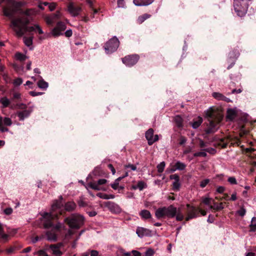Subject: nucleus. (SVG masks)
<instances>
[{"mask_svg": "<svg viewBox=\"0 0 256 256\" xmlns=\"http://www.w3.org/2000/svg\"><path fill=\"white\" fill-rule=\"evenodd\" d=\"M136 233L140 238L151 236V232L148 229L142 227H138Z\"/></svg>", "mask_w": 256, "mask_h": 256, "instance_id": "obj_17", "label": "nucleus"}, {"mask_svg": "<svg viewBox=\"0 0 256 256\" xmlns=\"http://www.w3.org/2000/svg\"><path fill=\"white\" fill-rule=\"evenodd\" d=\"M206 153L204 152H195L194 154V157H198V156H202V157H206Z\"/></svg>", "mask_w": 256, "mask_h": 256, "instance_id": "obj_43", "label": "nucleus"}, {"mask_svg": "<svg viewBox=\"0 0 256 256\" xmlns=\"http://www.w3.org/2000/svg\"><path fill=\"white\" fill-rule=\"evenodd\" d=\"M2 76L6 83H8L10 82V79L8 74H2Z\"/></svg>", "mask_w": 256, "mask_h": 256, "instance_id": "obj_52", "label": "nucleus"}, {"mask_svg": "<svg viewBox=\"0 0 256 256\" xmlns=\"http://www.w3.org/2000/svg\"><path fill=\"white\" fill-rule=\"evenodd\" d=\"M22 82V80L21 78H17L14 82V84L15 86H18Z\"/></svg>", "mask_w": 256, "mask_h": 256, "instance_id": "obj_49", "label": "nucleus"}, {"mask_svg": "<svg viewBox=\"0 0 256 256\" xmlns=\"http://www.w3.org/2000/svg\"><path fill=\"white\" fill-rule=\"evenodd\" d=\"M36 31L37 30L39 34H42L44 32L38 24H35Z\"/></svg>", "mask_w": 256, "mask_h": 256, "instance_id": "obj_59", "label": "nucleus"}, {"mask_svg": "<svg viewBox=\"0 0 256 256\" xmlns=\"http://www.w3.org/2000/svg\"><path fill=\"white\" fill-rule=\"evenodd\" d=\"M38 256H48L44 250H40L38 252Z\"/></svg>", "mask_w": 256, "mask_h": 256, "instance_id": "obj_58", "label": "nucleus"}, {"mask_svg": "<svg viewBox=\"0 0 256 256\" xmlns=\"http://www.w3.org/2000/svg\"><path fill=\"white\" fill-rule=\"evenodd\" d=\"M25 3L22 2H16L14 0H8L6 6L3 8L4 14L10 18H12L14 14L18 12L25 15L20 18L24 16L28 18L27 16L34 15L36 14V11L34 9H28L26 11H22L20 8Z\"/></svg>", "mask_w": 256, "mask_h": 256, "instance_id": "obj_1", "label": "nucleus"}, {"mask_svg": "<svg viewBox=\"0 0 256 256\" xmlns=\"http://www.w3.org/2000/svg\"><path fill=\"white\" fill-rule=\"evenodd\" d=\"M66 28V26L65 24L63 22H59L57 23L56 26L52 30L51 34L54 37L58 36L63 34L62 32Z\"/></svg>", "mask_w": 256, "mask_h": 256, "instance_id": "obj_9", "label": "nucleus"}, {"mask_svg": "<svg viewBox=\"0 0 256 256\" xmlns=\"http://www.w3.org/2000/svg\"><path fill=\"white\" fill-rule=\"evenodd\" d=\"M174 120L176 126L178 128H182L183 126V120L180 116H176L174 118Z\"/></svg>", "mask_w": 256, "mask_h": 256, "instance_id": "obj_30", "label": "nucleus"}, {"mask_svg": "<svg viewBox=\"0 0 256 256\" xmlns=\"http://www.w3.org/2000/svg\"><path fill=\"white\" fill-rule=\"evenodd\" d=\"M120 45V42L116 36H114L108 40L105 44L104 50L107 54H110L115 52Z\"/></svg>", "mask_w": 256, "mask_h": 256, "instance_id": "obj_7", "label": "nucleus"}, {"mask_svg": "<svg viewBox=\"0 0 256 256\" xmlns=\"http://www.w3.org/2000/svg\"><path fill=\"white\" fill-rule=\"evenodd\" d=\"M211 200H212L211 198H205L202 199V202L204 204L206 205L209 206H211L210 204Z\"/></svg>", "mask_w": 256, "mask_h": 256, "instance_id": "obj_48", "label": "nucleus"}, {"mask_svg": "<svg viewBox=\"0 0 256 256\" xmlns=\"http://www.w3.org/2000/svg\"><path fill=\"white\" fill-rule=\"evenodd\" d=\"M15 57L16 60L20 61H24L26 58V56L20 52H16L15 54Z\"/></svg>", "mask_w": 256, "mask_h": 256, "instance_id": "obj_38", "label": "nucleus"}, {"mask_svg": "<svg viewBox=\"0 0 256 256\" xmlns=\"http://www.w3.org/2000/svg\"><path fill=\"white\" fill-rule=\"evenodd\" d=\"M78 204L80 207H84V206H86V202L84 201V200L82 198L80 199L78 201Z\"/></svg>", "mask_w": 256, "mask_h": 256, "instance_id": "obj_57", "label": "nucleus"}, {"mask_svg": "<svg viewBox=\"0 0 256 256\" xmlns=\"http://www.w3.org/2000/svg\"><path fill=\"white\" fill-rule=\"evenodd\" d=\"M31 112L32 110H24L17 112L16 115L18 117L20 120H24L25 118H28L30 116Z\"/></svg>", "mask_w": 256, "mask_h": 256, "instance_id": "obj_18", "label": "nucleus"}, {"mask_svg": "<svg viewBox=\"0 0 256 256\" xmlns=\"http://www.w3.org/2000/svg\"><path fill=\"white\" fill-rule=\"evenodd\" d=\"M61 15L60 12L57 11L55 14H52L50 16H46V24L48 25L52 24L60 18Z\"/></svg>", "mask_w": 256, "mask_h": 256, "instance_id": "obj_15", "label": "nucleus"}, {"mask_svg": "<svg viewBox=\"0 0 256 256\" xmlns=\"http://www.w3.org/2000/svg\"><path fill=\"white\" fill-rule=\"evenodd\" d=\"M3 122L6 126H10L12 124V122L10 118H4V119Z\"/></svg>", "mask_w": 256, "mask_h": 256, "instance_id": "obj_45", "label": "nucleus"}, {"mask_svg": "<svg viewBox=\"0 0 256 256\" xmlns=\"http://www.w3.org/2000/svg\"><path fill=\"white\" fill-rule=\"evenodd\" d=\"M72 32L71 30H66V32H64V34H65L66 36L68 38L71 36H72Z\"/></svg>", "mask_w": 256, "mask_h": 256, "instance_id": "obj_61", "label": "nucleus"}, {"mask_svg": "<svg viewBox=\"0 0 256 256\" xmlns=\"http://www.w3.org/2000/svg\"><path fill=\"white\" fill-rule=\"evenodd\" d=\"M76 207V205L73 201L68 202L64 204V210L69 212L74 211Z\"/></svg>", "mask_w": 256, "mask_h": 256, "instance_id": "obj_20", "label": "nucleus"}, {"mask_svg": "<svg viewBox=\"0 0 256 256\" xmlns=\"http://www.w3.org/2000/svg\"><path fill=\"white\" fill-rule=\"evenodd\" d=\"M96 196L101 198L107 200V194L100 192L97 194Z\"/></svg>", "mask_w": 256, "mask_h": 256, "instance_id": "obj_54", "label": "nucleus"}, {"mask_svg": "<svg viewBox=\"0 0 256 256\" xmlns=\"http://www.w3.org/2000/svg\"><path fill=\"white\" fill-rule=\"evenodd\" d=\"M228 181L232 184H237V182L236 178L233 176L229 177L228 179Z\"/></svg>", "mask_w": 256, "mask_h": 256, "instance_id": "obj_51", "label": "nucleus"}, {"mask_svg": "<svg viewBox=\"0 0 256 256\" xmlns=\"http://www.w3.org/2000/svg\"><path fill=\"white\" fill-rule=\"evenodd\" d=\"M118 7L119 8H124L125 7L124 0H118Z\"/></svg>", "mask_w": 256, "mask_h": 256, "instance_id": "obj_47", "label": "nucleus"}, {"mask_svg": "<svg viewBox=\"0 0 256 256\" xmlns=\"http://www.w3.org/2000/svg\"><path fill=\"white\" fill-rule=\"evenodd\" d=\"M210 210H220L224 208L223 204L222 203L220 204H216L215 203L214 206H209Z\"/></svg>", "mask_w": 256, "mask_h": 256, "instance_id": "obj_37", "label": "nucleus"}, {"mask_svg": "<svg viewBox=\"0 0 256 256\" xmlns=\"http://www.w3.org/2000/svg\"><path fill=\"white\" fill-rule=\"evenodd\" d=\"M186 142V138L183 136H181L180 139L179 144L180 145H182L184 144Z\"/></svg>", "mask_w": 256, "mask_h": 256, "instance_id": "obj_55", "label": "nucleus"}, {"mask_svg": "<svg viewBox=\"0 0 256 256\" xmlns=\"http://www.w3.org/2000/svg\"><path fill=\"white\" fill-rule=\"evenodd\" d=\"M0 103L2 104L3 108H6L10 104V101L6 97H2L0 98Z\"/></svg>", "mask_w": 256, "mask_h": 256, "instance_id": "obj_34", "label": "nucleus"}, {"mask_svg": "<svg viewBox=\"0 0 256 256\" xmlns=\"http://www.w3.org/2000/svg\"><path fill=\"white\" fill-rule=\"evenodd\" d=\"M139 58V56L138 54H134L126 56L122 58V62L126 66H132L138 62Z\"/></svg>", "mask_w": 256, "mask_h": 256, "instance_id": "obj_8", "label": "nucleus"}, {"mask_svg": "<svg viewBox=\"0 0 256 256\" xmlns=\"http://www.w3.org/2000/svg\"><path fill=\"white\" fill-rule=\"evenodd\" d=\"M68 10L72 16H76L80 14L82 8L78 6H75L74 3L70 2L68 5Z\"/></svg>", "mask_w": 256, "mask_h": 256, "instance_id": "obj_14", "label": "nucleus"}, {"mask_svg": "<svg viewBox=\"0 0 256 256\" xmlns=\"http://www.w3.org/2000/svg\"><path fill=\"white\" fill-rule=\"evenodd\" d=\"M127 176V174H126L124 176H120L116 178L114 184H110L111 187L114 190H117L118 188V186L119 184V182L121 180Z\"/></svg>", "mask_w": 256, "mask_h": 256, "instance_id": "obj_32", "label": "nucleus"}, {"mask_svg": "<svg viewBox=\"0 0 256 256\" xmlns=\"http://www.w3.org/2000/svg\"><path fill=\"white\" fill-rule=\"evenodd\" d=\"M210 180L209 179H205L203 180H202L200 183V186L202 188H204L209 182Z\"/></svg>", "mask_w": 256, "mask_h": 256, "instance_id": "obj_50", "label": "nucleus"}, {"mask_svg": "<svg viewBox=\"0 0 256 256\" xmlns=\"http://www.w3.org/2000/svg\"><path fill=\"white\" fill-rule=\"evenodd\" d=\"M146 184L144 183V182L140 181V182H138V183L136 186H134L133 188L134 189L138 188L140 190H142L144 188H146Z\"/></svg>", "mask_w": 256, "mask_h": 256, "instance_id": "obj_36", "label": "nucleus"}, {"mask_svg": "<svg viewBox=\"0 0 256 256\" xmlns=\"http://www.w3.org/2000/svg\"><path fill=\"white\" fill-rule=\"evenodd\" d=\"M154 253V250L152 249L149 248L145 252L144 255L146 256H153Z\"/></svg>", "mask_w": 256, "mask_h": 256, "instance_id": "obj_46", "label": "nucleus"}, {"mask_svg": "<svg viewBox=\"0 0 256 256\" xmlns=\"http://www.w3.org/2000/svg\"><path fill=\"white\" fill-rule=\"evenodd\" d=\"M105 206L108 210L114 214H120L122 212V208L117 204L113 202H107L105 203Z\"/></svg>", "mask_w": 256, "mask_h": 256, "instance_id": "obj_12", "label": "nucleus"}, {"mask_svg": "<svg viewBox=\"0 0 256 256\" xmlns=\"http://www.w3.org/2000/svg\"><path fill=\"white\" fill-rule=\"evenodd\" d=\"M33 36H32L28 38L24 36V44L28 46H30L32 44Z\"/></svg>", "mask_w": 256, "mask_h": 256, "instance_id": "obj_33", "label": "nucleus"}, {"mask_svg": "<svg viewBox=\"0 0 256 256\" xmlns=\"http://www.w3.org/2000/svg\"><path fill=\"white\" fill-rule=\"evenodd\" d=\"M188 208V216H186V221L189 220L190 219L196 218L198 216V208H196L194 206H191L189 204H186Z\"/></svg>", "mask_w": 256, "mask_h": 256, "instance_id": "obj_11", "label": "nucleus"}, {"mask_svg": "<svg viewBox=\"0 0 256 256\" xmlns=\"http://www.w3.org/2000/svg\"><path fill=\"white\" fill-rule=\"evenodd\" d=\"M47 240L50 242H56L57 240L56 234L53 231H48L46 232Z\"/></svg>", "mask_w": 256, "mask_h": 256, "instance_id": "obj_24", "label": "nucleus"}, {"mask_svg": "<svg viewBox=\"0 0 256 256\" xmlns=\"http://www.w3.org/2000/svg\"><path fill=\"white\" fill-rule=\"evenodd\" d=\"M64 222L70 228L78 229L84 224V218L78 214H74L66 218Z\"/></svg>", "mask_w": 256, "mask_h": 256, "instance_id": "obj_5", "label": "nucleus"}, {"mask_svg": "<svg viewBox=\"0 0 256 256\" xmlns=\"http://www.w3.org/2000/svg\"><path fill=\"white\" fill-rule=\"evenodd\" d=\"M225 190V188L224 186H220L216 189V192L218 193H222Z\"/></svg>", "mask_w": 256, "mask_h": 256, "instance_id": "obj_63", "label": "nucleus"}, {"mask_svg": "<svg viewBox=\"0 0 256 256\" xmlns=\"http://www.w3.org/2000/svg\"><path fill=\"white\" fill-rule=\"evenodd\" d=\"M212 96L214 98L218 100H224L226 102L230 101L228 98H226L225 96L220 92H213Z\"/></svg>", "mask_w": 256, "mask_h": 256, "instance_id": "obj_22", "label": "nucleus"}, {"mask_svg": "<svg viewBox=\"0 0 256 256\" xmlns=\"http://www.w3.org/2000/svg\"><path fill=\"white\" fill-rule=\"evenodd\" d=\"M154 0H134V4L136 6H146L154 2Z\"/></svg>", "mask_w": 256, "mask_h": 256, "instance_id": "obj_19", "label": "nucleus"}, {"mask_svg": "<svg viewBox=\"0 0 256 256\" xmlns=\"http://www.w3.org/2000/svg\"><path fill=\"white\" fill-rule=\"evenodd\" d=\"M60 200H55L52 206L51 212H44L42 215V218L44 220V226L45 228H50L53 226L54 224L52 220L57 218L58 215L54 214V212L59 210L62 206V196L60 197Z\"/></svg>", "mask_w": 256, "mask_h": 256, "instance_id": "obj_4", "label": "nucleus"}, {"mask_svg": "<svg viewBox=\"0 0 256 256\" xmlns=\"http://www.w3.org/2000/svg\"><path fill=\"white\" fill-rule=\"evenodd\" d=\"M176 216V220L178 221H182L184 219V215L181 212V211L180 208L178 210Z\"/></svg>", "mask_w": 256, "mask_h": 256, "instance_id": "obj_40", "label": "nucleus"}, {"mask_svg": "<svg viewBox=\"0 0 256 256\" xmlns=\"http://www.w3.org/2000/svg\"><path fill=\"white\" fill-rule=\"evenodd\" d=\"M140 215L144 219H148L151 217L150 212L148 210H141L140 213Z\"/></svg>", "mask_w": 256, "mask_h": 256, "instance_id": "obj_31", "label": "nucleus"}, {"mask_svg": "<svg viewBox=\"0 0 256 256\" xmlns=\"http://www.w3.org/2000/svg\"><path fill=\"white\" fill-rule=\"evenodd\" d=\"M29 22L30 20L26 16L18 18L12 20L10 26L18 36H22L27 32L36 31L35 25L34 26H28L27 25Z\"/></svg>", "mask_w": 256, "mask_h": 256, "instance_id": "obj_3", "label": "nucleus"}, {"mask_svg": "<svg viewBox=\"0 0 256 256\" xmlns=\"http://www.w3.org/2000/svg\"><path fill=\"white\" fill-rule=\"evenodd\" d=\"M52 227L58 230H60L61 228L65 229V226H64V224L60 222L57 223L54 226H53Z\"/></svg>", "mask_w": 256, "mask_h": 256, "instance_id": "obj_42", "label": "nucleus"}, {"mask_svg": "<svg viewBox=\"0 0 256 256\" xmlns=\"http://www.w3.org/2000/svg\"><path fill=\"white\" fill-rule=\"evenodd\" d=\"M204 112L208 121V127L205 130V132L207 134L214 133L218 130V125L222 120V116L212 107H210Z\"/></svg>", "mask_w": 256, "mask_h": 256, "instance_id": "obj_2", "label": "nucleus"}, {"mask_svg": "<svg viewBox=\"0 0 256 256\" xmlns=\"http://www.w3.org/2000/svg\"><path fill=\"white\" fill-rule=\"evenodd\" d=\"M0 236L4 240H6L8 238V235L4 233V229L1 224H0Z\"/></svg>", "mask_w": 256, "mask_h": 256, "instance_id": "obj_41", "label": "nucleus"}, {"mask_svg": "<svg viewBox=\"0 0 256 256\" xmlns=\"http://www.w3.org/2000/svg\"><path fill=\"white\" fill-rule=\"evenodd\" d=\"M56 4L54 2L50 3L48 5V8L50 11H52L56 8Z\"/></svg>", "mask_w": 256, "mask_h": 256, "instance_id": "obj_60", "label": "nucleus"}, {"mask_svg": "<svg viewBox=\"0 0 256 256\" xmlns=\"http://www.w3.org/2000/svg\"><path fill=\"white\" fill-rule=\"evenodd\" d=\"M236 212L240 216L242 217L246 214V210L244 207H242L238 210Z\"/></svg>", "mask_w": 256, "mask_h": 256, "instance_id": "obj_44", "label": "nucleus"}, {"mask_svg": "<svg viewBox=\"0 0 256 256\" xmlns=\"http://www.w3.org/2000/svg\"><path fill=\"white\" fill-rule=\"evenodd\" d=\"M249 0H234V8L238 16L242 17L246 14Z\"/></svg>", "mask_w": 256, "mask_h": 256, "instance_id": "obj_6", "label": "nucleus"}, {"mask_svg": "<svg viewBox=\"0 0 256 256\" xmlns=\"http://www.w3.org/2000/svg\"><path fill=\"white\" fill-rule=\"evenodd\" d=\"M150 16V15L147 14L140 16L137 20L138 23L139 24H142L145 20L149 18Z\"/></svg>", "mask_w": 256, "mask_h": 256, "instance_id": "obj_35", "label": "nucleus"}, {"mask_svg": "<svg viewBox=\"0 0 256 256\" xmlns=\"http://www.w3.org/2000/svg\"><path fill=\"white\" fill-rule=\"evenodd\" d=\"M38 86L41 89L46 90L48 86L47 82H45L43 79L39 80L37 83Z\"/></svg>", "mask_w": 256, "mask_h": 256, "instance_id": "obj_29", "label": "nucleus"}, {"mask_svg": "<svg viewBox=\"0 0 256 256\" xmlns=\"http://www.w3.org/2000/svg\"><path fill=\"white\" fill-rule=\"evenodd\" d=\"M86 2L87 4L88 5L89 7L92 9V10L93 11L92 18H94V14H96L98 12V10L96 8V5H95V0H86Z\"/></svg>", "mask_w": 256, "mask_h": 256, "instance_id": "obj_23", "label": "nucleus"}, {"mask_svg": "<svg viewBox=\"0 0 256 256\" xmlns=\"http://www.w3.org/2000/svg\"><path fill=\"white\" fill-rule=\"evenodd\" d=\"M174 167V168L172 170V171H175L177 170H182L185 169L186 166L184 163L178 161L175 164Z\"/></svg>", "mask_w": 256, "mask_h": 256, "instance_id": "obj_26", "label": "nucleus"}, {"mask_svg": "<svg viewBox=\"0 0 256 256\" xmlns=\"http://www.w3.org/2000/svg\"><path fill=\"white\" fill-rule=\"evenodd\" d=\"M170 180H173L172 182V188L175 191L180 190V177L177 174H174L170 176Z\"/></svg>", "mask_w": 256, "mask_h": 256, "instance_id": "obj_16", "label": "nucleus"}, {"mask_svg": "<svg viewBox=\"0 0 256 256\" xmlns=\"http://www.w3.org/2000/svg\"><path fill=\"white\" fill-rule=\"evenodd\" d=\"M145 136L149 145H152L158 140V135L156 134L154 136V130L152 128H150L146 132Z\"/></svg>", "mask_w": 256, "mask_h": 256, "instance_id": "obj_13", "label": "nucleus"}, {"mask_svg": "<svg viewBox=\"0 0 256 256\" xmlns=\"http://www.w3.org/2000/svg\"><path fill=\"white\" fill-rule=\"evenodd\" d=\"M90 256H98V252L96 250H92L90 252Z\"/></svg>", "mask_w": 256, "mask_h": 256, "instance_id": "obj_62", "label": "nucleus"}, {"mask_svg": "<svg viewBox=\"0 0 256 256\" xmlns=\"http://www.w3.org/2000/svg\"><path fill=\"white\" fill-rule=\"evenodd\" d=\"M236 111L232 108H228L226 112V119L229 120H232L236 116Z\"/></svg>", "mask_w": 256, "mask_h": 256, "instance_id": "obj_21", "label": "nucleus"}, {"mask_svg": "<svg viewBox=\"0 0 256 256\" xmlns=\"http://www.w3.org/2000/svg\"><path fill=\"white\" fill-rule=\"evenodd\" d=\"M4 212L6 215H10L12 212V209L10 208H6L4 210Z\"/></svg>", "mask_w": 256, "mask_h": 256, "instance_id": "obj_56", "label": "nucleus"}, {"mask_svg": "<svg viewBox=\"0 0 256 256\" xmlns=\"http://www.w3.org/2000/svg\"><path fill=\"white\" fill-rule=\"evenodd\" d=\"M178 210L172 205L168 208H161V216L166 214L169 218H174L177 213Z\"/></svg>", "mask_w": 256, "mask_h": 256, "instance_id": "obj_10", "label": "nucleus"}, {"mask_svg": "<svg viewBox=\"0 0 256 256\" xmlns=\"http://www.w3.org/2000/svg\"><path fill=\"white\" fill-rule=\"evenodd\" d=\"M50 248L51 249L53 254L56 256H60L62 254V252L60 250L59 248L56 245H50Z\"/></svg>", "mask_w": 256, "mask_h": 256, "instance_id": "obj_25", "label": "nucleus"}, {"mask_svg": "<svg viewBox=\"0 0 256 256\" xmlns=\"http://www.w3.org/2000/svg\"><path fill=\"white\" fill-rule=\"evenodd\" d=\"M88 186L91 188L95 190H100V186L98 182H90L88 184Z\"/></svg>", "mask_w": 256, "mask_h": 256, "instance_id": "obj_39", "label": "nucleus"}, {"mask_svg": "<svg viewBox=\"0 0 256 256\" xmlns=\"http://www.w3.org/2000/svg\"><path fill=\"white\" fill-rule=\"evenodd\" d=\"M249 228L250 232H256V220L255 219V216L252 218L250 224L249 225Z\"/></svg>", "mask_w": 256, "mask_h": 256, "instance_id": "obj_28", "label": "nucleus"}, {"mask_svg": "<svg viewBox=\"0 0 256 256\" xmlns=\"http://www.w3.org/2000/svg\"><path fill=\"white\" fill-rule=\"evenodd\" d=\"M29 94L32 96H36L42 95L44 93L42 92H36L34 91H30L29 92Z\"/></svg>", "mask_w": 256, "mask_h": 256, "instance_id": "obj_53", "label": "nucleus"}, {"mask_svg": "<svg viewBox=\"0 0 256 256\" xmlns=\"http://www.w3.org/2000/svg\"><path fill=\"white\" fill-rule=\"evenodd\" d=\"M108 168L110 170L112 174H116V170L112 164H108Z\"/></svg>", "mask_w": 256, "mask_h": 256, "instance_id": "obj_64", "label": "nucleus"}, {"mask_svg": "<svg viewBox=\"0 0 256 256\" xmlns=\"http://www.w3.org/2000/svg\"><path fill=\"white\" fill-rule=\"evenodd\" d=\"M202 122V118L201 117L198 116L196 118V120H194L191 123V126L192 127V128L196 129V128H198L200 126Z\"/></svg>", "mask_w": 256, "mask_h": 256, "instance_id": "obj_27", "label": "nucleus"}]
</instances>
